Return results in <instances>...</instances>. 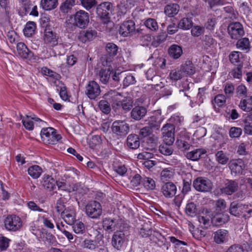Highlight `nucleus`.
I'll return each mask as SVG.
<instances>
[{
	"mask_svg": "<svg viewBox=\"0 0 252 252\" xmlns=\"http://www.w3.org/2000/svg\"><path fill=\"white\" fill-rule=\"evenodd\" d=\"M223 215L219 212L213 216L211 212L207 209H203L198 218L201 227L207 228L210 225L211 220L215 225H220L224 223L226 220L225 218L222 217Z\"/></svg>",
	"mask_w": 252,
	"mask_h": 252,
	"instance_id": "nucleus-1",
	"label": "nucleus"
},
{
	"mask_svg": "<svg viewBox=\"0 0 252 252\" xmlns=\"http://www.w3.org/2000/svg\"><path fill=\"white\" fill-rule=\"evenodd\" d=\"M40 136L43 142L46 144H55L62 138L61 135L57 133L56 130L51 127L43 128L40 132Z\"/></svg>",
	"mask_w": 252,
	"mask_h": 252,
	"instance_id": "nucleus-2",
	"label": "nucleus"
},
{
	"mask_svg": "<svg viewBox=\"0 0 252 252\" xmlns=\"http://www.w3.org/2000/svg\"><path fill=\"white\" fill-rule=\"evenodd\" d=\"M85 209L87 216L92 219H98L102 214L101 205L96 201L88 203L86 205Z\"/></svg>",
	"mask_w": 252,
	"mask_h": 252,
	"instance_id": "nucleus-3",
	"label": "nucleus"
},
{
	"mask_svg": "<svg viewBox=\"0 0 252 252\" xmlns=\"http://www.w3.org/2000/svg\"><path fill=\"white\" fill-rule=\"evenodd\" d=\"M111 129L116 135L119 136H124L129 132V126L126 121L117 120L113 123Z\"/></svg>",
	"mask_w": 252,
	"mask_h": 252,
	"instance_id": "nucleus-4",
	"label": "nucleus"
},
{
	"mask_svg": "<svg viewBox=\"0 0 252 252\" xmlns=\"http://www.w3.org/2000/svg\"><path fill=\"white\" fill-rule=\"evenodd\" d=\"M163 140L167 145H171L174 141L175 126L170 124L165 125L161 129Z\"/></svg>",
	"mask_w": 252,
	"mask_h": 252,
	"instance_id": "nucleus-5",
	"label": "nucleus"
},
{
	"mask_svg": "<svg viewBox=\"0 0 252 252\" xmlns=\"http://www.w3.org/2000/svg\"><path fill=\"white\" fill-rule=\"evenodd\" d=\"M101 93L99 85L94 81H90L86 87L85 93L91 99H94L98 97Z\"/></svg>",
	"mask_w": 252,
	"mask_h": 252,
	"instance_id": "nucleus-6",
	"label": "nucleus"
},
{
	"mask_svg": "<svg viewBox=\"0 0 252 252\" xmlns=\"http://www.w3.org/2000/svg\"><path fill=\"white\" fill-rule=\"evenodd\" d=\"M74 18L75 25L80 28H85L89 23V13L83 10L77 11Z\"/></svg>",
	"mask_w": 252,
	"mask_h": 252,
	"instance_id": "nucleus-7",
	"label": "nucleus"
},
{
	"mask_svg": "<svg viewBox=\"0 0 252 252\" xmlns=\"http://www.w3.org/2000/svg\"><path fill=\"white\" fill-rule=\"evenodd\" d=\"M4 225L8 230L16 231L22 226L21 219L15 215L7 217L4 220Z\"/></svg>",
	"mask_w": 252,
	"mask_h": 252,
	"instance_id": "nucleus-8",
	"label": "nucleus"
},
{
	"mask_svg": "<svg viewBox=\"0 0 252 252\" xmlns=\"http://www.w3.org/2000/svg\"><path fill=\"white\" fill-rule=\"evenodd\" d=\"M193 186L196 190L202 192L208 191L212 187L210 180L203 177L196 179L193 182Z\"/></svg>",
	"mask_w": 252,
	"mask_h": 252,
	"instance_id": "nucleus-9",
	"label": "nucleus"
},
{
	"mask_svg": "<svg viewBox=\"0 0 252 252\" xmlns=\"http://www.w3.org/2000/svg\"><path fill=\"white\" fill-rule=\"evenodd\" d=\"M228 32L231 38L238 39L244 35L242 25L239 22H234L229 25Z\"/></svg>",
	"mask_w": 252,
	"mask_h": 252,
	"instance_id": "nucleus-10",
	"label": "nucleus"
},
{
	"mask_svg": "<svg viewBox=\"0 0 252 252\" xmlns=\"http://www.w3.org/2000/svg\"><path fill=\"white\" fill-rule=\"evenodd\" d=\"M110 94L112 95L114 94V104H116V105L118 106H122L123 109L126 110H130L132 107V101L130 98H126L125 99H123L122 101H119L118 100L120 99L119 97H121V95L120 94L118 93H115L113 91H111L109 93Z\"/></svg>",
	"mask_w": 252,
	"mask_h": 252,
	"instance_id": "nucleus-11",
	"label": "nucleus"
},
{
	"mask_svg": "<svg viewBox=\"0 0 252 252\" xmlns=\"http://www.w3.org/2000/svg\"><path fill=\"white\" fill-rule=\"evenodd\" d=\"M32 120L36 122L40 126H44L46 124V123L40 119L35 117L33 115L32 117L27 116L26 118L22 119V123L25 127L29 130H32L34 127V124Z\"/></svg>",
	"mask_w": 252,
	"mask_h": 252,
	"instance_id": "nucleus-12",
	"label": "nucleus"
},
{
	"mask_svg": "<svg viewBox=\"0 0 252 252\" xmlns=\"http://www.w3.org/2000/svg\"><path fill=\"white\" fill-rule=\"evenodd\" d=\"M126 239L124 233L122 231H117L112 236L111 243L114 248L119 250L124 246Z\"/></svg>",
	"mask_w": 252,
	"mask_h": 252,
	"instance_id": "nucleus-13",
	"label": "nucleus"
},
{
	"mask_svg": "<svg viewBox=\"0 0 252 252\" xmlns=\"http://www.w3.org/2000/svg\"><path fill=\"white\" fill-rule=\"evenodd\" d=\"M177 190L176 185L171 182L164 184L161 188V192L166 198L173 197L176 194Z\"/></svg>",
	"mask_w": 252,
	"mask_h": 252,
	"instance_id": "nucleus-14",
	"label": "nucleus"
},
{
	"mask_svg": "<svg viewBox=\"0 0 252 252\" xmlns=\"http://www.w3.org/2000/svg\"><path fill=\"white\" fill-rule=\"evenodd\" d=\"M229 167L232 174H241L245 168L244 161L241 159H233L229 163Z\"/></svg>",
	"mask_w": 252,
	"mask_h": 252,
	"instance_id": "nucleus-15",
	"label": "nucleus"
},
{
	"mask_svg": "<svg viewBox=\"0 0 252 252\" xmlns=\"http://www.w3.org/2000/svg\"><path fill=\"white\" fill-rule=\"evenodd\" d=\"M135 23L132 20L124 22L119 29L120 34L124 36H127L135 31Z\"/></svg>",
	"mask_w": 252,
	"mask_h": 252,
	"instance_id": "nucleus-16",
	"label": "nucleus"
},
{
	"mask_svg": "<svg viewBox=\"0 0 252 252\" xmlns=\"http://www.w3.org/2000/svg\"><path fill=\"white\" fill-rule=\"evenodd\" d=\"M112 7V5L110 2H104L97 7V14L101 19L107 20L109 17V12L111 11Z\"/></svg>",
	"mask_w": 252,
	"mask_h": 252,
	"instance_id": "nucleus-17",
	"label": "nucleus"
},
{
	"mask_svg": "<svg viewBox=\"0 0 252 252\" xmlns=\"http://www.w3.org/2000/svg\"><path fill=\"white\" fill-rule=\"evenodd\" d=\"M64 221L68 224H72L76 220V212L74 207L70 206L65 209L62 215Z\"/></svg>",
	"mask_w": 252,
	"mask_h": 252,
	"instance_id": "nucleus-18",
	"label": "nucleus"
},
{
	"mask_svg": "<svg viewBox=\"0 0 252 252\" xmlns=\"http://www.w3.org/2000/svg\"><path fill=\"white\" fill-rule=\"evenodd\" d=\"M103 66L98 72L99 80L102 83L106 84L110 78V73L112 70V67L106 63V64H103Z\"/></svg>",
	"mask_w": 252,
	"mask_h": 252,
	"instance_id": "nucleus-19",
	"label": "nucleus"
},
{
	"mask_svg": "<svg viewBox=\"0 0 252 252\" xmlns=\"http://www.w3.org/2000/svg\"><path fill=\"white\" fill-rule=\"evenodd\" d=\"M97 32L95 30L88 29L81 31L78 35L79 40L83 43L90 41L96 36Z\"/></svg>",
	"mask_w": 252,
	"mask_h": 252,
	"instance_id": "nucleus-20",
	"label": "nucleus"
},
{
	"mask_svg": "<svg viewBox=\"0 0 252 252\" xmlns=\"http://www.w3.org/2000/svg\"><path fill=\"white\" fill-rule=\"evenodd\" d=\"M247 205L238 204L235 202H232L230 204L229 212L231 215L235 216H237L240 214L243 213L244 212H248L250 213L252 212V210L250 209L247 211Z\"/></svg>",
	"mask_w": 252,
	"mask_h": 252,
	"instance_id": "nucleus-21",
	"label": "nucleus"
},
{
	"mask_svg": "<svg viewBox=\"0 0 252 252\" xmlns=\"http://www.w3.org/2000/svg\"><path fill=\"white\" fill-rule=\"evenodd\" d=\"M102 226L106 231L112 232L118 228V222L115 219L106 218L103 220Z\"/></svg>",
	"mask_w": 252,
	"mask_h": 252,
	"instance_id": "nucleus-22",
	"label": "nucleus"
},
{
	"mask_svg": "<svg viewBox=\"0 0 252 252\" xmlns=\"http://www.w3.org/2000/svg\"><path fill=\"white\" fill-rule=\"evenodd\" d=\"M43 39L45 43H50L52 45H56L58 43V35L49 29L45 30Z\"/></svg>",
	"mask_w": 252,
	"mask_h": 252,
	"instance_id": "nucleus-23",
	"label": "nucleus"
},
{
	"mask_svg": "<svg viewBox=\"0 0 252 252\" xmlns=\"http://www.w3.org/2000/svg\"><path fill=\"white\" fill-rule=\"evenodd\" d=\"M206 152L207 151L205 149H196L187 152L186 157L188 159L192 161H197L202 157V156L205 155Z\"/></svg>",
	"mask_w": 252,
	"mask_h": 252,
	"instance_id": "nucleus-24",
	"label": "nucleus"
},
{
	"mask_svg": "<svg viewBox=\"0 0 252 252\" xmlns=\"http://www.w3.org/2000/svg\"><path fill=\"white\" fill-rule=\"evenodd\" d=\"M214 240L218 244L225 243L228 240V231L225 229H219L214 233Z\"/></svg>",
	"mask_w": 252,
	"mask_h": 252,
	"instance_id": "nucleus-25",
	"label": "nucleus"
},
{
	"mask_svg": "<svg viewBox=\"0 0 252 252\" xmlns=\"http://www.w3.org/2000/svg\"><path fill=\"white\" fill-rule=\"evenodd\" d=\"M238 185L237 182L233 181H228L225 184V187L220 189L222 193L227 195L232 194L237 190Z\"/></svg>",
	"mask_w": 252,
	"mask_h": 252,
	"instance_id": "nucleus-26",
	"label": "nucleus"
},
{
	"mask_svg": "<svg viewBox=\"0 0 252 252\" xmlns=\"http://www.w3.org/2000/svg\"><path fill=\"white\" fill-rule=\"evenodd\" d=\"M17 50L18 55L23 59H27L32 55V52L23 42H19L17 44Z\"/></svg>",
	"mask_w": 252,
	"mask_h": 252,
	"instance_id": "nucleus-27",
	"label": "nucleus"
},
{
	"mask_svg": "<svg viewBox=\"0 0 252 252\" xmlns=\"http://www.w3.org/2000/svg\"><path fill=\"white\" fill-rule=\"evenodd\" d=\"M147 113V109L143 106H136L131 112V117L135 120H139Z\"/></svg>",
	"mask_w": 252,
	"mask_h": 252,
	"instance_id": "nucleus-28",
	"label": "nucleus"
},
{
	"mask_svg": "<svg viewBox=\"0 0 252 252\" xmlns=\"http://www.w3.org/2000/svg\"><path fill=\"white\" fill-rule=\"evenodd\" d=\"M127 146L131 149H137L140 146V140L137 135L130 134L126 140Z\"/></svg>",
	"mask_w": 252,
	"mask_h": 252,
	"instance_id": "nucleus-29",
	"label": "nucleus"
},
{
	"mask_svg": "<svg viewBox=\"0 0 252 252\" xmlns=\"http://www.w3.org/2000/svg\"><path fill=\"white\" fill-rule=\"evenodd\" d=\"M239 107L243 111L250 112L252 110V96H246L240 100Z\"/></svg>",
	"mask_w": 252,
	"mask_h": 252,
	"instance_id": "nucleus-30",
	"label": "nucleus"
},
{
	"mask_svg": "<svg viewBox=\"0 0 252 252\" xmlns=\"http://www.w3.org/2000/svg\"><path fill=\"white\" fill-rule=\"evenodd\" d=\"M58 4V0H41L40 6L46 11H50L56 8Z\"/></svg>",
	"mask_w": 252,
	"mask_h": 252,
	"instance_id": "nucleus-31",
	"label": "nucleus"
},
{
	"mask_svg": "<svg viewBox=\"0 0 252 252\" xmlns=\"http://www.w3.org/2000/svg\"><path fill=\"white\" fill-rule=\"evenodd\" d=\"M202 46L204 49L208 50L213 48L217 44V42L212 36L205 35L202 39Z\"/></svg>",
	"mask_w": 252,
	"mask_h": 252,
	"instance_id": "nucleus-32",
	"label": "nucleus"
},
{
	"mask_svg": "<svg viewBox=\"0 0 252 252\" xmlns=\"http://www.w3.org/2000/svg\"><path fill=\"white\" fill-rule=\"evenodd\" d=\"M42 185L49 190H53L56 187V181L49 175H45L43 178Z\"/></svg>",
	"mask_w": 252,
	"mask_h": 252,
	"instance_id": "nucleus-33",
	"label": "nucleus"
},
{
	"mask_svg": "<svg viewBox=\"0 0 252 252\" xmlns=\"http://www.w3.org/2000/svg\"><path fill=\"white\" fill-rule=\"evenodd\" d=\"M162 118L160 114L151 116L149 118L148 124L149 127L158 129L160 127V125L162 122Z\"/></svg>",
	"mask_w": 252,
	"mask_h": 252,
	"instance_id": "nucleus-34",
	"label": "nucleus"
},
{
	"mask_svg": "<svg viewBox=\"0 0 252 252\" xmlns=\"http://www.w3.org/2000/svg\"><path fill=\"white\" fill-rule=\"evenodd\" d=\"M211 102L214 108L222 107L226 103V97L222 94H219L214 97Z\"/></svg>",
	"mask_w": 252,
	"mask_h": 252,
	"instance_id": "nucleus-35",
	"label": "nucleus"
},
{
	"mask_svg": "<svg viewBox=\"0 0 252 252\" xmlns=\"http://www.w3.org/2000/svg\"><path fill=\"white\" fill-rule=\"evenodd\" d=\"M28 173L33 179L38 178L42 173L43 170L41 167L38 165H32L30 166L28 170Z\"/></svg>",
	"mask_w": 252,
	"mask_h": 252,
	"instance_id": "nucleus-36",
	"label": "nucleus"
},
{
	"mask_svg": "<svg viewBox=\"0 0 252 252\" xmlns=\"http://www.w3.org/2000/svg\"><path fill=\"white\" fill-rule=\"evenodd\" d=\"M169 55L174 59H178L182 54V48L177 45H172L168 49Z\"/></svg>",
	"mask_w": 252,
	"mask_h": 252,
	"instance_id": "nucleus-37",
	"label": "nucleus"
},
{
	"mask_svg": "<svg viewBox=\"0 0 252 252\" xmlns=\"http://www.w3.org/2000/svg\"><path fill=\"white\" fill-rule=\"evenodd\" d=\"M179 10V6L177 4H171L166 5L164 8V13L169 17L177 14Z\"/></svg>",
	"mask_w": 252,
	"mask_h": 252,
	"instance_id": "nucleus-38",
	"label": "nucleus"
},
{
	"mask_svg": "<svg viewBox=\"0 0 252 252\" xmlns=\"http://www.w3.org/2000/svg\"><path fill=\"white\" fill-rule=\"evenodd\" d=\"M75 0H65L60 6V9L63 13H67L75 5Z\"/></svg>",
	"mask_w": 252,
	"mask_h": 252,
	"instance_id": "nucleus-39",
	"label": "nucleus"
},
{
	"mask_svg": "<svg viewBox=\"0 0 252 252\" xmlns=\"http://www.w3.org/2000/svg\"><path fill=\"white\" fill-rule=\"evenodd\" d=\"M193 22L190 18L188 17L183 18L178 23V27L184 30H189L192 27Z\"/></svg>",
	"mask_w": 252,
	"mask_h": 252,
	"instance_id": "nucleus-40",
	"label": "nucleus"
},
{
	"mask_svg": "<svg viewBox=\"0 0 252 252\" xmlns=\"http://www.w3.org/2000/svg\"><path fill=\"white\" fill-rule=\"evenodd\" d=\"M174 171L173 168L169 167L162 170L160 173V178L163 181H167L173 178Z\"/></svg>",
	"mask_w": 252,
	"mask_h": 252,
	"instance_id": "nucleus-41",
	"label": "nucleus"
},
{
	"mask_svg": "<svg viewBox=\"0 0 252 252\" xmlns=\"http://www.w3.org/2000/svg\"><path fill=\"white\" fill-rule=\"evenodd\" d=\"M72 225L73 231L78 234H83L85 231V226L84 224L79 220H75Z\"/></svg>",
	"mask_w": 252,
	"mask_h": 252,
	"instance_id": "nucleus-42",
	"label": "nucleus"
},
{
	"mask_svg": "<svg viewBox=\"0 0 252 252\" xmlns=\"http://www.w3.org/2000/svg\"><path fill=\"white\" fill-rule=\"evenodd\" d=\"M181 69L184 72V75L186 74L192 75L195 72L194 67L193 64L189 61L186 62L181 66Z\"/></svg>",
	"mask_w": 252,
	"mask_h": 252,
	"instance_id": "nucleus-43",
	"label": "nucleus"
},
{
	"mask_svg": "<svg viewBox=\"0 0 252 252\" xmlns=\"http://www.w3.org/2000/svg\"><path fill=\"white\" fill-rule=\"evenodd\" d=\"M36 24L34 22H28L24 29V33L25 36L30 37L34 33Z\"/></svg>",
	"mask_w": 252,
	"mask_h": 252,
	"instance_id": "nucleus-44",
	"label": "nucleus"
},
{
	"mask_svg": "<svg viewBox=\"0 0 252 252\" xmlns=\"http://www.w3.org/2000/svg\"><path fill=\"white\" fill-rule=\"evenodd\" d=\"M236 47L241 50H249L250 47L249 38L244 37L239 40L237 42Z\"/></svg>",
	"mask_w": 252,
	"mask_h": 252,
	"instance_id": "nucleus-45",
	"label": "nucleus"
},
{
	"mask_svg": "<svg viewBox=\"0 0 252 252\" xmlns=\"http://www.w3.org/2000/svg\"><path fill=\"white\" fill-rule=\"evenodd\" d=\"M216 160L222 165L226 164L228 161L229 158L222 151H219L215 154Z\"/></svg>",
	"mask_w": 252,
	"mask_h": 252,
	"instance_id": "nucleus-46",
	"label": "nucleus"
},
{
	"mask_svg": "<svg viewBox=\"0 0 252 252\" xmlns=\"http://www.w3.org/2000/svg\"><path fill=\"white\" fill-rule=\"evenodd\" d=\"M184 76V72L182 70L181 68L172 70L169 74L170 78L174 81L180 80Z\"/></svg>",
	"mask_w": 252,
	"mask_h": 252,
	"instance_id": "nucleus-47",
	"label": "nucleus"
},
{
	"mask_svg": "<svg viewBox=\"0 0 252 252\" xmlns=\"http://www.w3.org/2000/svg\"><path fill=\"white\" fill-rule=\"evenodd\" d=\"M144 24L147 28L152 31H156L158 30V23L154 19L148 18L144 21Z\"/></svg>",
	"mask_w": 252,
	"mask_h": 252,
	"instance_id": "nucleus-48",
	"label": "nucleus"
},
{
	"mask_svg": "<svg viewBox=\"0 0 252 252\" xmlns=\"http://www.w3.org/2000/svg\"><path fill=\"white\" fill-rule=\"evenodd\" d=\"M242 58V54L238 51H233L229 56L230 62L233 64L239 63Z\"/></svg>",
	"mask_w": 252,
	"mask_h": 252,
	"instance_id": "nucleus-49",
	"label": "nucleus"
},
{
	"mask_svg": "<svg viewBox=\"0 0 252 252\" xmlns=\"http://www.w3.org/2000/svg\"><path fill=\"white\" fill-rule=\"evenodd\" d=\"M142 183L144 187L149 190L154 189L156 187L155 181L149 177H144L142 181Z\"/></svg>",
	"mask_w": 252,
	"mask_h": 252,
	"instance_id": "nucleus-50",
	"label": "nucleus"
},
{
	"mask_svg": "<svg viewBox=\"0 0 252 252\" xmlns=\"http://www.w3.org/2000/svg\"><path fill=\"white\" fill-rule=\"evenodd\" d=\"M39 220H42L44 226L50 229H53L55 227L54 223L49 218L46 217L45 216L38 215Z\"/></svg>",
	"mask_w": 252,
	"mask_h": 252,
	"instance_id": "nucleus-51",
	"label": "nucleus"
},
{
	"mask_svg": "<svg viewBox=\"0 0 252 252\" xmlns=\"http://www.w3.org/2000/svg\"><path fill=\"white\" fill-rule=\"evenodd\" d=\"M244 132L246 134L252 135V116L249 117L244 122Z\"/></svg>",
	"mask_w": 252,
	"mask_h": 252,
	"instance_id": "nucleus-52",
	"label": "nucleus"
},
{
	"mask_svg": "<svg viewBox=\"0 0 252 252\" xmlns=\"http://www.w3.org/2000/svg\"><path fill=\"white\" fill-rule=\"evenodd\" d=\"M205 29L203 26L198 25L192 27L191 34L194 37H198L204 33Z\"/></svg>",
	"mask_w": 252,
	"mask_h": 252,
	"instance_id": "nucleus-53",
	"label": "nucleus"
},
{
	"mask_svg": "<svg viewBox=\"0 0 252 252\" xmlns=\"http://www.w3.org/2000/svg\"><path fill=\"white\" fill-rule=\"evenodd\" d=\"M118 50V46L113 43H108L106 45V52L110 56H115L117 53Z\"/></svg>",
	"mask_w": 252,
	"mask_h": 252,
	"instance_id": "nucleus-54",
	"label": "nucleus"
},
{
	"mask_svg": "<svg viewBox=\"0 0 252 252\" xmlns=\"http://www.w3.org/2000/svg\"><path fill=\"white\" fill-rule=\"evenodd\" d=\"M185 212L189 216H194L196 213L195 205L192 202L187 204L186 207Z\"/></svg>",
	"mask_w": 252,
	"mask_h": 252,
	"instance_id": "nucleus-55",
	"label": "nucleus"
},
{
	"mask_svg": "<svg viewBox=\"0 0 252 252\" xmlns=\"http://www.w3.org/2000/svg\"><path fill=\"white\" fill-rule=\"evenodd\" d=\"M169 121L170 122L172 123L174 126H180L184 122V118L183 116H181L180 114H174L171 116L170 118Z\"/></svg>",
	"mask_w": 252,
	"mask_h": 252,
	"instance_id": "nucleus-56",
	"label": "nucleus"
},
{
	"mask_svg": "<svg viewBox=\"0 0 252 252\" xmlns=\"http://www.w3.org/2000/svg\"><path fill=\"white\" fill-rule=\"evenodd\" d=\"M98 106L100 109L104 113L108 114L111 110L109 103L105 100H101L99 101Z\"/></svg>",
	"mask_w": 252,
	"mask_h": 252,
	"instance_id": "nucleus-57",
	"label": "nucleus"
},
{
	"mask_svg": "<svg viewBox=\"0 0 252 252\" xmlns=\"http://www.w3.org/2000/svg\"><path fill=\"white\" fill-rule=\"evenodd\" d=\"M242 133V130L240 127H232L229 130V136L231 138H238Z\"/></svg>",
	"mask_w": 252,
	"mask_h": 252,
	"instance_id": "nucleus-58",
	"label": "nucleus"
},
{
	"mask_svg": "<svg viewBox=\"0 0 252 252\" xmlns=\"http://www.w3.org/2000/svg\"><path fill=\"white\" fill-rule=\"evenodd\" d=\"M56 185H57L58 189L60 190H66L68 192H71L75 190V187L74 186L68 188L66 183L63 181H56Z\"/></svg>",
	"mask_w": 252,
	"mask_h": 252,
	"instance_id": "nucleus-59",
	"label": "nucleus"
},
{
	"mask_svg": "<svg viewBox=\"0 0 252 252\" xmlns=\"http://www.w3.org/2000/svg\"><path fill=\"white\" fill-rule=\"evenodd\" d=\"M114 170L119 175L124 176L127 172V167L122 163L115 165L114 166Z\"/></svg>",
	"mask_w": 252,
	"mask_h": 252,
	"instance_id": "nucleus-60",
	"label": "nucleus"
},
{
	"mask_svg": "<svg viewBox=\"0 0 252 252\" xmlns=\"http://www.w3.org/2000/svg\"><path fill=\"white\" fill-rule=\"evenodd\" d=\"M236 94L239 97H246L247 94V87L243 84L239 85L236 89Z\"/></svg>",
	"mask_w": 252,
	"mask_h": 252,
	"instance_id": "nucleus-61",
	"label": "nucleus"
},
{
	"mask_svg": "<svg viewBox=\"0 0 252 252\" xmlns=\"http://www.w3.org/2000/svg\"><path fill=\"white\" fill-rule=\"evenodd\" d=\"M82 5L87 10H90L96 4V0H81Z\"/></svg>",
	"mask_w": 252,
	"mask_h": 252,
	"instance_id": "nucleus-62",
	"label": "nucleus"
},
{
	"mask_svg": "<svg viewBox=\"0 0 252 252\" xmlns=\"http://www.w3.org/2000/svg\"><path fill=\"white\" fill-rule=\"evenodd\" d=\"M139 234L143 237H147L152 234V230L147 224H144L140 228Z\"/></svg>",
	"mask_w": 252,
	"mask_h": 252,
	"instance_id": "nucleus-63",
	"label": "nucleus"
},
{
	"mask_svg": "<svg viewBox=\"0 0 252 252\" xmlns=\"http://www.w3.org/2000/svg\"><path fill=\"white\" fill-rule=\"evenodd\" d=\"M207 133V130L205 127H199L194 133L193 136L197 139L204 137Z\"/></svg>",
	"mask_w": 252,
	"mask_h": 252,
	"instance_id": "nucleus-64",
	"label": "nucleus"
}]
</instances>
